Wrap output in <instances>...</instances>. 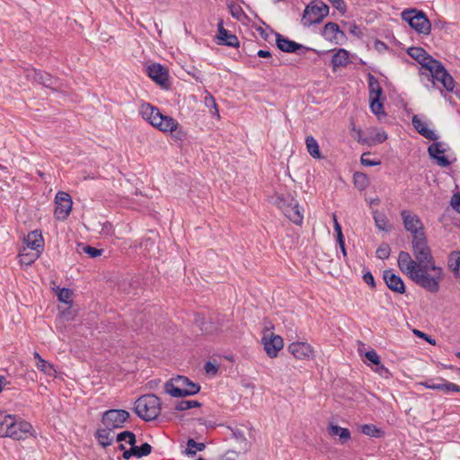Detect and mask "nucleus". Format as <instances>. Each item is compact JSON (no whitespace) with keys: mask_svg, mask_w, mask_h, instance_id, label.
<instances>
[{"mask_svg":"<svg viewBox=\"0 0 460 460\" xmlns=\"http://www.w3.org/2000/svg\"><path fill=\"white\" fill-rule=\"evenodd\" d=\"M448 268L452 270L456 277H460V252L453 251L448 255Z\"/></svg>","mask_w":460,"mask_h":460,"instance_id":"31","label":"nucleus"},{"mask_svg":"<svg viewBox=\"0 0 460 460\" xmlns=\"http://www.w3.org/2000/svg\"><path fill=\"white\" fill-rule=\"evenodd\" d=\"M234 438L239 441V442H245L246 443V438L244 436V433L239 429H235L233 431Z\"/></svg>","mask_w":460,"mask_h":460,"instance_id":"62","label":"nucleus"},{"mask_svg":"<svg viewBox=\"0 0 460 460\" xmlns=\"http://www.w3.org/2000/svg\"><path fill=\"white\" fill-rule=\"evenodd\" d=\"M333 222H334V231L336 233L337 239L344 238L343 234H342V231H341V226L337 220L336 215H333Z\"/></svg>","mask_w":460,"mask_h":460,"instance_id":"58","label":"nucleus"},{"mask_svg":"<svg viewBox=\"0 0 460 460\" xmlns=\"http://www.w3.org/2000/svg\"><path fill=\"white\" fill-rule=\"evenodd\" d=\"M204 369L207 374L215 376L217 371L218 367L215 364H213L211 361H208L205 363Z\"/></svg>","mask_w":460,"mask_h":460,"instance_id":"56","label":"nucleus"},{"mask_svg":"<svg viewBox=\"0 0 460 460\" xmlns=\"http://www.w3.org/2000/svg\"><path fill=\"white\" fill-rule=\"evenodd\" d=\"M445 152L446 149L443 147V143L441 142H434L428 147L429 156L435 159L440 166L447 167L450 165V161L445 155H440Z\"/></svg>","mask_w":460,"mask_h":460,"instance_id":"19","label":"nucleus"},{"mask_svg":"<svg viewBox=\"0 0 460 460\" xmlns=\"http://www.w3.org/2000/svg\"><path fill=\"white\" fill-rule=\"evenodd\" d=\"M146 72L156 84L165 89L169 87L168 71L164 66L160 64H152L147 66Z\"/></svg>","mask_w":460,"mask_h":460,"instance_id":"14","label":"nucleus"},{"mask_svg":"<svg viewBox=\"0 0 460 460\" xmlns=\"http://www.w3.org/2000/svg\"><path fill=\"white\" fill-rule=\"evenodd\" d=\"M129 418V412L126 410L111 409L102 413V423L104 427L113 430L123 428Z\"/></svg>","mask_w":460,"mask_h":460,"instance_id":"9","label":"nucleus"},{"mask_svg":"<svg viewBox=\"0 0 460 460\" xmlns=\"http://www.w3.org/2000/svg\"><path fill=\"white\" fill-rule=\"evenodd\" d=\"M328 432L332 437L338 436L342 444L350 439L349 430L338 425L331 424L328 428Z\"/></svg>","mask_w":460,"mask_h":460,"instance_id":"28","label":"nucleus"},{"mask_svg":"<svg viewBox=\"0 0 460 460\" xmlns=\"http://www.w3.org/2000/svg\"><path fill=\"white\" fill-rule=\"evenodd\" d=\"M305 145L307 152L314 158H321V153L319 149V145L316 139L313 136H307L305 138Z\"/></svg>","mask_w":460,"mask_h":460,"instance_id":"33","label":"nucleus"},{"mask_svg":"<svg viewBox=\"0 0 460 460\" xmlns=\"http://www.w3.org/2000/svg\"><path fill=\"white\" fill-rule=\"evenodd\" d=\"M323 36L325 40L334 42L335 44H341L342 40L346 38L345 33L340 29L336 22H327L323 31Z\"/></svg>","mask_w":460,"mask_h":460,"instance_id":"17","label":"nucleus"},{"mask_svg":"<svg viewBox=\"0 0 460 460\" xmlns=\"http://www.w3.org/2000/svg\"><path fill=\"white\" fill-rule=\"evenodd\" d=\"M329 6L321 0H313L304 11L302 22L305 26L320 23L329 14Z\"/></svg>","mask_w":460,"mask_h":460,"instance_id":"6","label":"nucleus"},{"mask_svg":"<svg viewBox=\"0 0 460 460\" xmlns=\"http://www.w3.org/2000/svg\"><path fill=\"white\" fill-rule=\"evenodd\" d=\"M111 429L107 427L102 429H98L95 432V438L98 439L99 443L103 447H107L111 446L113 442V438L111 437Z\"/></svg>","mask_w":460,"mask_h":460,"instance_id":"29","label":"nucleus"},{"mask_svg":"<svg viewBox=\"0 0 460 460\" xmlns=\"http://www.w3.org/2000/svg\"><path fill=\"white\" fill-rule=\"evenodd\" d=\"M361 432L372 438H381L384 432L374 424H364L361 426Z\"/></svg>","mask_w":460,"mask_h":460,"instance_id":"37","label":"nucleus"},{"mask_svg":"<svg viewBox=\"0 0 460 460\" xmlns=\"http://www.w3.org/2000/svg\"><path fill=\"white\" fill-rule=\"evenodd\" d=\"M237 453L235 451H227L220 456V460H235Z\"/></svg>","mask_w":460,"mask_h":460,"instance_id":"61","label":"nucleus"},{"mask_svg":"<svg viewBox=\"0 0 460 460\" xmlns=\"http://www.w3.org/2000/svg\"><path fill=\"white\" fill-rule=\"evenodd\" d=\"M291 199H296L292 195L288 194L286 196H278L275 200V205L285 213L288 209Z\"/></svg>","mask_w":460,"mask_h":460,"instance_id":"38","label":"nucleus"},{"mask_svg":"<svg viewBox=\"0 0 460 460\" xmlns=\"http://www.w3.org/2000/svg\"><path fill=\"white\" fill-rule=\"evenodd\" d=\"M134 411L145 421L154 420L160 414L161 400L155 394H145L135 402Z\"/></svg>","mask_w":460,"mask_h":460,"instance_id":"5","label":"nucleus"},{"mask_svg":"<svg viewBox=\"0 0 460 460\" xmlns=\"http://www.w3.org/2000/svg\"><path fill=\"white\" fill-rule=\"evenodd\" d=\"M11 414H5V412L0 411V437L5 438L7 435V430L9 429V419H11Z\"/></svg>","mask_w":460,"mask_h":460,"instance_id":"43","label":"nucleus"},{"mask_svg":"<svg viewBox=\"0 0 460 460\" xmlns=\"http://www.w3.org/2000/svg\"><path fill=\"white\" fill-rule=\"evenodd\" d=\"M130 447L133 449L134 456L137 457L146 456L152 452V446L148 443H144L140 447H137L136 444Z\"/></svg>","mask_w":460,"mask_h":460,"instance_id":"40","label":"nucleus"},{"mask_svg":"<svg viewBox=\"0 0 460 460\" xmlns=\"http://www.w3.org/2000/svg\"><path fill=\"white\" fill-rule=\"evenodd\" d=\"M196 323L199 326L200 331L205 334H212L219 330L218 324L212 323L211 321H206L204 317L197 316Z\"/></svg>","mask_w":460,"mask_h":460,"instance_id":"30","label":"nucleus"},{"mask_svg":"<svg viewBox=\"0 0 460 460\" xmlns=\"http://www.w3.org/2000/svg\"><path fill=\"white\" fill-rule=\"evenodd\" d=\"M350 63L349 52L344 49H340L332 58V68L335 71L338 67H345Z\"/></svg>","mask_w":460,"mask_h":460,"instance_id":"26","label":"nucleus"},{"mask_svg":"<svg viewBox=\"0 0 460 460\" xmlns=\"http://www.w3.org/2000/svg\"><path fill=\"white\" fill-rule=\"evenodd\" d=\"M451 207L460 214V193H456L452 196L450 200Z\"/></svg>","mask_w":460,"mask_h":460,"instance_id":"54","label":"nucleus"},{"mask_svg":"<svg viewBox=\"0 0 460 460\" xmlns=\"http://www.w3.org/2000/svg\"><path fill=\"white\" fill-rule=\"evenodd\" d=\"M407 53L411 58L418 61L425 69H427L430 65L429 60H435L424 49L420 47H411L408 49Z\"/></svg>","mask_w":460,"mask_h":460,"instance_id":"22","label":"nucleus"},{"mask_svg":"<svg viewBox=\"0 0 460 460\" xmlns=\"http://www.w3.org/2000/svg\"><path fill=\"white\" fill-rule=\"evenodd\" d=\"M201 403L198 401H180L176 402L174 409L178 411H183L194 407H200Z\"/></svg>","mask_w":460,"mask_h":460,"instance_id":"45","label":"nucleus"},{"mask_svg":"<svg viewBox=\"0 0 460 460\" xmlns=\"http://www.w3.org/2000/svg\"><path fill=\"white\" fill-rule=\"evenodd\" d=\"M367 84H368L369 99L381 98V96L383 94V89H382L377 78L371 73L367 74Z\"/></svg>","mask_w":460,"mask_h":460,"instance_id":"27","label":"nucleus"},{"mask_svg":"<svg viewBox=\"0 0 460 460\" xmlns=\"http://www.w3.org/2000/svg\"><path fill=\"white\" fill-rule=\"evenodd\" d=\"M131 456H134V452H133V449L132 447H130L129 449H126L124 450L123 454H122V457L126 460L129 459Z\"/></svg>","mask_w":460,"mask_h":460,"instance_id":"63","label":"nucleus"},{"mask_svg":"<svg viewBox=\"0 0 460 460\" xmlns=\"http://www.w3.org/2000/svg\"><path fill=\"white\" fill-rule=\"evenodd\" d=\"M27 249L41 253L43 251V238L40 231L35 230L28 234L24 238Z\"/></svg>","mask_w":460,"mask_h":460,"instance_id":"23","label":"nucleus"},{"mask_svg":"<svg viewBox=\"0 0 460 460\" xmlns=\"http://www.w3.org/2000/svg\"><path fill=\"white\" fill-rule=\"evenodd\" d=\"M7 421H9L10 427L5 438H11L16 440L24 439L32 430L31 423L15 415H12L11 419Z\"/></svg>","mask_w":460,"mask_h":460,"instance_id":"10","label":"nucleus"},{"mask_svg":"<svg viewBox=\"0 0 460 460\" xmlns=\"http://www.w3.org/2000/svg\"><path fill=\"white\" fill-rule=\"evenodd\" d=\"M219 45L237 48L239 47V40L236 35L230 33L223 26V22H218V34L217 36Z\"/></svg>","mask_w":460,"mask_h":460,"instance_id":"20","label":"nucleus"},{"mask_svg":"<svg viewBox=\"0 0 460 460\" xmlns=\"http://www.w3.org/2000/svg\"><path fill=\"white\" fill-rule=\"evenodd\" d=\"M139 112L145 120L162 132H173V130L179 128V123L176 119L171 116L164 115L158 108L150 103H143L140 106Z\"/></svg>","mask_w":460,"mask_h":460,"instance_id":"3","label":"nucleus"},{"mask_svg":"<svg viewBox=\"0 0 460 460\" xmlns=\"http://www.w3.org/2000/svg\"><path fill=\"white\" fill-rule=\"evenodd\" d=\"M35 365L38 369L42 371L44 374L50 376H55L56 369L54 368V366L47 360L40 359V361H36Z\"/></svg>","mask_w":460,"mask_h":460,"instance_id":"39","label":"nucleus"},{"mask_svg":"<svg viewBox=\"0 0 460 460\" xmlns=\"http://www.w3.org/2000/svg\"><path fill=\"white\" fill-rule=\"evenodd\" d=\"M257 55L258 57L260 58H271V54L269 50H264V49H260L258 52H257Z\"/></svg>","mask_w":460,"mask_h":460,"instance_id":"64","label":"nucleus"},{"mask_svg":"<svg viewBox=\"0 0 460 460\" xmlns=\"http://www.w3.org/2000/svg\"><path fill=\"white\" fill-rule=\"evenodd\" d=\"M391 253V248L386 243H381L376 249V257L381 260H386L389 258Z\"/></svg>","mask_w":460,"mask_h":460,"instance_id":"48","label":"nucleus"},{"mask_svg":"<svg viewBox=\"0 0 460 460\" xmlns=\"http://www.w3.org/2000/svg\"><path fill=\"white\" fill-rule=\"evenodd\" d=\"M118 442L127 441L130 446H134L137 443L136 435L132 431L125 430L119 433L116 437Z\"/></svg>","mask_w":460,"mask_h":460,"instance_id":"41","label":"nucleus"},{"mask_svg":"<svg viewBox=\"0 0 460 460\" xmlns=\"http://www.w3.org/2000/svg\"><path fill=\"white\" fill-rule=\"evenodd\" d=\"M276 44L277 47L283 52L287 53H296V51L300 49L307 50L308 48H305V46L296 43L293 40H290L289 39L282 36L279 33H276Z\"/></svg>","mask_w":460,"mask_h":460,"instance_id":"18","label":"nucleus"},{"mask_svg":"<svg viewBox=\"0 0 460 460\" xmlns=\"http://www.w3.org/2000/svg\"><path fill=\"white\" fill-rule=\"evenodd\" d=\"M383 279L387 288L393 292L404 294L406 288L402 278L395 274L392 270H385L383 272Z\"/></svg>","mask_w":460,"mask_h":460,"instance_id":"13","label":"nucleus"},{"mask_svg":"<svg viewBox=\"0 0 460 460\" xmlns=\"http://www.w3.org/2000/svg\"><path fill=\"white\" fill-rule=\"evenodd\" d=\"M206 447L204 443H198L194 439L190 438L187 441V448L185 454L190 456H194L197 451H202Z\"/></svg>","mask_w":460,"mask_h":460,"instance_id":"36","label":"nucleus"},{"mask_svg":"<svg viewBox=\"0 0 460 460\" xmlns=\"http://www.w3.org/2000/svg\"><path fill=\"white\" fill-rule=\"evenodd\" d=\"M200 391L198 383L190 381L187 376H177L164 384V393L172 397H186L197 394Z\"/></svg>","mask_w":460,"mask_h":460,"instance_id":"4","label":"nucleus"},{"mask_svg":"<svg viewBox=\"0 0 460 460\" xmlns=\"http://www.w3.org/2000/svg\"><path fill=\"white\" fill-rule=\"evenodd\" d=\"M58 298L60 302L65 304H70L72 302L73 292L69 288H60L58 292Z\"/></svg>","mask_w":460,"mask_h":460,"instance_id":"47","label":"nucleus"},{"mask_svg":"<svg viewBox=\"0 0 460 460\" xmlns=\"http://www.w3.org/2000/svg\"><path fill=\"white\" fill-rule=\"evenodd\" d=\"M262 342L267 355L271 358H276L284 346L283 339L279 335L263 336Z\"/></svg>","mask_w":460,"mask_h":460,"instance_id":"16","label":"nucleus"},{"mask_svg":"<svg viewBox=\"0 0 460 460\" xmlns=\"http://www.w3.org/2000/svg\"><path fill=\"white\" fill-rule=\"evenodd\" d=\"M401 216L405 230L410 232L412 237L425 234L423 223L418 215L404 209L401 212Z\"/></svg>","mask_w":460,"mask_h":460,"instance_id":"12","label":"nucleus"},{"mask_svg":"<svg viewBox=\"0 0 460 460\" xmlns=\"http://www.w3.org/2000/svg\"><path fill=\"white\" fill-rule=\"evenodd\" d=\"M412 253L418 263L422 265V269L426 272H429V276L434 279L432 284L433 289L438 293L440 289V283L444 279V270L440 266H437L431 253V250L428 245L425 234L415 235L411 241Z\"/></svg>","mask_w":460,"mask_h":460,"instance_id":"1","label":"nucleus"},{"mask_svg":"<svg viewBox=\"0 0 460 460\" xmlns=\"http://www.w3.org/2000/svg\"><path fill=\"white\" fill-rule=\"evenodd\" d=\"M354 183L360 190H365L368 185V178L366 173L355 172L354 173Z\"/></svg>","mask_w":460,"mask_h":460,"instance_id":"42","label":"nucleus"},{"mask_svg":"<svg viewBox=\"0 0 460 460\" xmlns=\"http://www.w3.org/2000/svg\"><path fill=\"white\" fill-rule=\"evenodd\" d=\"M414 128L419 134L429 140L436 141L438 135L429 129L425 122H423L417 115H414L411 119Z\"/></svg>","mask_w":460,"mask_h":460,"instance_id":"25","label":"nucleus"},{"mask_svg":"<svg viewBox=\"0 0 460 460\" xmlns=\"http://www.w3.org/2000/svg\"><path fill=\"white\" fill-rule=\"evenodd\" d=\"M77 252L79 253L84 252V253L87 254L90 258H96L102 254L103 250L97 249L95 247L86 245L84 243H78L77 244Z\"/></svg>","mask_w":460,"mask_h":460,"instance_id":"35","label":"nucleus"},{"mask_svg":"<svg viewBox=\"0 0 460 460\" xmlns=\"http://www.w3.org/2000/svg\"><path fill=\"white\" fill-rule=\"evenodd\" d=\"M204 103L208 108L213 109L210 112L213 116L219 118V111L215 98L211 94H208L204 99Z\"/></svg>","mask_w":460,"mask_h":460,"instance_id":"49","label":"nucleus"},{"mask_svg":"<svg viewBox=\"0 0 460 460\" xmlns=\"http://www.w3.org/2000/svg\"><path fill=\"white\" fill-rule=\"evenodd\" d=\"M34 80L53 91H58L61 85L60 81L58 78H55L49 73L42 71H34Z\"/></svg>","mask_w":460,"mask_h":460,"instance_id":"24","label":"nucleus"},{"mask_svg":"<svg viewBox=\"0 0 460 460\" xmlns=\"http://www.w3.org/2000/svg\"><path fill=\"white\" fill-rule=\"evenodd\" d=\"M402 19L407 22L418 33L429 34L431 24L424 12L416 9H406L402 13Z\"/></svg>","mask_w":460,"mask_h":460,"instance_id":"7","label":"nucleus"},{"mask_svg":"<svg viewBox=\"0 0 460 460\" xmlns=\"http://www.w3.org/2000/svg\"><path fill=\"white\" fill-rule=\"evenodd\" d=\"M333 7H335L341 13H345L347 8L343 0H328Z\"/></svg>","mask_w":460,"mask_h":460,"instance_id":"53","label":"nucleus"},{"mask_svg":"<svg viewBox=\"0 0 460 460\" xmlns=\"http://www.w3.org/2000/svg\"><path fill=\"white\" fill-rule=\"evenodd\" d=\"M375 371L383 377H388L390 376L389 370L382 365L381 362L379 363V366H376Z\"/></svg>","mask_w":460,"mask_h":460,"instance_id":"57","label":"nucleus"},{"mask_svg":"<svg viewBox=\"0 0 460 460\" xmlns=\"http://www.w3.org/2000/svg\"><path fill=\"white\" fill-rule=\"evenodd\" d=\"M73 201L71 196L65 191H58L55 197V215L58 219L65 220L70 214Z\"/></svg>","mask_w":460,"mask_h":460,"instance_id":"11","label":"nucleus"},{"mask_svg":"<svg viewBox=\"0 0 460 460\" xmlns=\"http://www.w3.org/2000/svg\"><path fill=\"white\" fill-rule=\"evenodd\" d=\"M414 333H415L416 336L423 338L424 340H426L429 343L435 344V340L432 339L428 334H426V333H424V332H422L420 331H418V330H414Z\"/></svg>","mask_w":460,"mask_h":460,"instance_id":"60","label":"nucleus"},{"mask_svg":"<svg viewBox=\"0 0 460 460\" xmlns=\"http://www.w3.org/2000/svg\"><path fill=\"white\" fill-rule=\"evenodd\" d=\"M429 63L430 65L426 70L429 71V75L432 78L433 84L436 85L439 83L447 92H453L455 80L447 71L443 64L437 59L434 61L429 60Z\"/></svg>","mask_w":460,"mask_h":460,"instance_id":"8","label":"nucleus"},{"mask_svg":"<svg viewBox=\"0 0 460 460\" xmlns=\"http://www.w3.org/2000/svg\"><path fill=\"white\" fill-rule=\"evenodd\" d=\"M27 248H23L19 252L20 262L24 265H31L40 257V253L33 251L27 252Z\"/></svg>","mask_w":460,"mask_h":460,"instance_id":"34","label":"nucleus"},{"mask_svg":"<svg viewBox=\"0 0 460 460\" xmlns=\"http://www.w3.org/2000/svg\"><path fill=\"white\" fill-rule=\"evenodd\" d=\"M365 357L367 358V360H369L376 366H379L380 357L378 356L376 350L371 349L369 351H367Z\"/></svg>","mask_w":460,"mask_h":460,"instance_id":"51","label":"nucleus"},{"mask_svg":"<svg viewBox=\"0 0 460 460\" xmlns=\"http://www.w3.org/2000/svg\"><path fill=\"white\" fill-rule=\"evenodd\" d=\"M370 102V110L371 111L379 117L380 115H385L384 105L380 101V98H373L369 99Z\"/></svg>","mask_w":460,"mask_h":460,"instance_id":"44","label":"nucleus"},{"mask_svg":"<svg viewBox=\"0 0 460 460\" xmlns=\"http://www.w3.org/2000/svg\"><path fill=\"white\" fill-rule=\"evenodd\" d=\"M398 268L400 270L408 276L417 286L422 288L431 294H437L433 289L434 279L429 276V272H426L422 269V265L413 260L408 252L402 251L399 252L397 260Z\"/></svg>","mask_w":460,"mask_h":460,"instance_id":"2","label":"nucleus"},{"mask_svg":"<svg viewBox=\"0 0 460 460\" xmlns=\"http://www.w3.org/2000/svg\"><path fill=\"white\" fill-rule=\"evenodd\" d=\"M438 381H441V389L439 391H443L445 393L456 392L460 393V385H456L454 383L447 382L446 379L442 377H438Z\"/></svg>","mask_w":460,"mask_h":460,"instance_id":"46","label":"nucleus"},{"mask_svg":"<svg viewBox=\"0 0 460 460\" xmlns=\"http://www.w3.org/2000/svg\"><path fill=\"white\" fill-rule=\"evenodd\" d=\"M438 377L435 379H428L426 381L420 382L419 385L428 389L439 390L441 389V381H438Z\"/></svg>","mask_w":460,"mask_h":460,"instance_id":"50","label":"nucleus"},{"mask_svg":"<svg viewBox=\"0 0 460 460\" xmlns=\"http://www.w3.org/2000/svg\"><path fill=\"white\" fill-rule=\"evenodd\" d=\"M288 350L296 358L300 360L309 359L314 353L312 346L307 342H292L288 345Z\"/></svg>","mask_w":460,"mask_h":460,"instance_id":"15","label":"nucleus"},{"mask_svg":"<svg viewBox=\"0 0 460 460\" xmlns=\"http://www.w3.org/2000/svg\"><path fill=\"white\" fill-rule=\"evenodd\" d=\"M284 215L294 224L300 226L304 219V208L299 206L296 199H291L288 209Z\"/></svg>","mask_w":460,"mask_h":460,"instance_id":"21","label":"nucleus"},{"mask_svg":"<svg viewBox=\"0 0 460 460\" xmlns=\"http://www.w3.org/2000/svg\"><path fill=\"white\" fill-rule=\"evenodd\" d=\"M373 219L375 221L376 226L385 232L390 231V226H388V219L385 213L380 212L378 210L373 211Z\"/></svg>","mask_w":460,"mask_h":460,"instance_id":"32","label":"nucleus"},{"mask_svg":"<svg viewBox=\"0 0 460 460\" xmlns=\"http://www.w3.org/2000/svg\"><path fill=\"white\" fill-rule=\"evenodd\" d=\"M387 139V134L385 131L378 132L376 134L373 143H383Z\"/></svg>","mask_w":460,"mask_h":460,"instance_id":"59","label":"nucleus"},{"mask_svg":"<svg viewBox=\"0 0 460 460\" xmlns=\"http://www.w3.org/2000/svg\"><path fill=\"white\" fill-rule=\"evenodd\" d=\"M367 155H369V153H364L361 155L360 162L363 165L376 166V165H379L381 164V162L379 160L376 161V160H371V159L367 158Z\"/></svg>","mask_w":460,"mask_h":460,"instance_id":"52","label":"nucleus"},{"mask_svg":"<svg viewBox=\"0 0 460 460\" xmlns=\"http://www.w3.org/2000/svg\"><path fill=\"white\" fill-rule=\"evenodd\" d=\"M363 280L365 281V283H367L371 288H376V281H375V279H374V276L373 274L370 272V271H366L364 274H363Z\"/></svg>","mask_w":460,"mask_h":460,"instance_id":"55","label":"nucleus"}]
</instances>
